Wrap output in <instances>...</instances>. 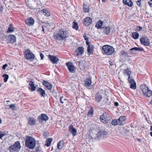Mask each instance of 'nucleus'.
<instances>
[{
	"instance_id": "1",
	"label": "nucleus",
	"mask_w": 152,
	"mask_h": 152,
	"mask_svg": "<svg viewBox=\"0 0 152 152\" xmlns=\"http://www.w3.org/2000/svg\"><path fill=\"white\" fill-rule=\"evenodd\" d=\"M68 37L67 31L63 29L59 30L58 33L54 35V38L55 39L60 41L64 40Z\"/></svg>"
},
{
	"instance_id": "2",
	"label": "nucleus",
	"mask_w": 152,
	"mask_h": 152,
	"mask_svg": "<svg viewBox=\"0 0 152 152\" xmlns=\"http://www.w3.org/2000/svg\"><path fill=\"white\" fill-rule=\"evenodd\" d=\"M36 141L34 139L30 136H27L25 145L30 149H33L35 146Z\"/></svg>"
},
{
	"instance_id": "3",
	"label": "nucleus",
	"mask_w": 152,
	"mask_h": 152,
	"mask_svg": "<svg viewBox=\"0 0 152 152\" xmlns=\"http://www.w3.org/2000/svg\"><path fill=\"white\" fill-rule=\"evenodd\" d=\"M102 50L103 53L107 55H111L115 52V49L113 47L108 45L103 46Z\"/></svg>"
},
{
	"instance_id": "4",
	"label": "nucleus",
	"mask_w": 152,
	"mask_h": 152,
	"mask_svg": "<svg viewBox=\"0 0 152 152\" xmlns=\"http://www.w3.org/2000/svg\"><path fill=\"white\" fill-rule=\"evenodd\" d=\"M20 147V142L17 141L13 145L10 146L8 149L10 152H18Z\"/></svg>"
},
{
	"instance_id": "5",
	"label": "nucleus",
	"mask_w": 152,
	"mask_h": 152,
	"mask_svg": "<svg viewBox=\"0 0 152 152\" xmlns=\"http://www.w3.org/2000/svg\"><path fill=\"white\" fill-rule=\"evenodd\" d=\"M141 88L144 96L148 97L152 95V91L149 90L148 87L146 85H144L141 86Z\"/></svg>"
},
{
	"instance_id": "6",
	"label": "nucleus",
	"mask_w": 152,
	"mask_h": 152,
	"mask_svg": "<svg viewBox=\"0 0 152 152\" xmlns=\"http://www.w3.org/2000/svg\"><path fill=\"white\" fill-rule=\"evenodd\" d=\"M111 118L107 116V114L106 113H103L100 117V119L101 122L104 124H107L109 121L110 120Z\"/></svg>"
},
{
	"instance_id": "7",
	"label": "nucleus",
	"mask_w": 152,
	"mask_h": 152,
	"mask_svg": "<svg viewBox=\"0 0 152 152\" xmlns=\"http://www.w3.org/2000/svg\"><path fill=\"white\" fill-rule=\"evenodd\" d=\"M140 41L142 44L145 46H148L150 45L149 39L147 37H143L141 38Z\"/></svg>"
},
{
	"instance_id": "8",
	"label": "nucleus",
	"mask_w": 152,
	"mask_h": 152,
	"mask_svg": "<svg viewBox=\"0 0 152 152\" xmlns=\"http://www.w3.org/2000/svg\"><path fill=\"white\" fill-rule=\"evenodd\" d=\"M48 119V116L45 114H42L38 118V121L40 123L42 122L43 121H46Z\"/></svg>"
},
{
	"instance_id": "9",
	"label": "nucleus",
	"mask_w": 152,
	"mask_h": 152,
	"mask_svg": "<svg viewBox=\"0 0 152 152\" xmlns=\"http://www.w3.org/2000/svg\"><path fill=\"white\" fill-rule=\"evenodd\" d=\"M24 57L26 59L30 60L33 59L35 56L32 53L30 52L29 50H28L25 53Z\"/></svg>"
},
{
	"instance_id": "10",
	"label": "nucleus",
	"mask_w": 152,
	"mask_h": 152,
	"mask_svg": "<svg viewBox=\"0 0 152 152\" xmlns=\"http://www.w3.org/2000/svg\"><path fill=\"white\" fill-rule=\"evenodd\" d=\"M48 58L51 62L53 64H57L59 61L58 58L54 56L49 55Z\"/></svg>"
},
{
	"instance_id": "11",
	"label": "nucleus",
	"mask_w": 152,
	"mask_h": 152,
	"mask_svg": "<svg viewBox=\"0 0 152 152\" xmlns=\"http://www.w3.org/2000/svg\"><path fill=\"white\" fill-rule=\"evenodd\" d=\"M42 84L49 91L51 90L53 86L50 83L45 80H44L42 83Z\"/></svg>"
},
{
	"instance_id": "12",
	"label": "nucleus",
	"mask_w": 152,
	"mask_h": 152,
	"mask_svg": "<svg viewBox=\"0 0 152 152\" xmlns=\"http://www.w3.org/2000/svg\"><path fill=\"white\" fill-rule=\"evenodd\" d=\"M66 65L67 66L69 72L72 73L74 72L75 68L72 63L68 62L66 64Z\"/></svg>"
},
{
	"instance_id": "13",
	"label": "nucleus",
	"mask_w": 152,
	"mask_h": 152,
	"mask_svg": "<svg viewBox=\"0 0 152 152\" xmlns=\"http://www.w3.org/2000/svg\"><path fill=\"white\" fill-rule=\"evenodd\" d=\"M92 21V19L89 17H86L83 20V24L86 26H89Z\"/></svg>"
},
{
	"instance_id": "14",
	"label": "nucleus",
	"mask_w": 152,
	"mask_h": 152,
	"mask_svg": "<svg viewBox=\"0 0 152 152\" xmlns=\"http://www.w3.org/2000/svg\"><path fill=\"white\" fill-rule=\"evenodd\" d=\"M69 131L72 134L73 136H75L77 134V130L74 128L72 125H70L69 126Z\"/></svg>"
},
{
	"instance_id": "15",
	"label": "nucleus",
	"mask_w": 152,
	"mask_h": 152,
	"mask_svg": "<svg viewBox=\"0 0 152 152\" xmlns=\"http://www.w3.org/2000/svg\"><path fill=\"white\" fill-rule=\"evenodd\" d=\"M34 20L32 18H28L25 21L26 24L29 26H33L34 25Z\"/></svg>"
},
{
	"instance_id": "16",
	"label": "nucleus",
	"mask_w": 152,
	"mask_h": 152,
	"mask_svg": "<svg viewBox=\"0 0 152 152\" xmlns=\"http://www.w3.org/2000/svg\"><path fill=\"white\" fill-rule=\"evenodd\" d=\"M37 91L39 94L40 95L41 97H44L46 94L45 90L41 88H37Z\"/></svg>"
},
{
	"instance_id": "17",
	"label": "nucleus",
	"mask_w": 152,
	"mask_h": 152,
	"mask_svg": "<svg viewBox=\"0 0 152 152\" xmlns=\"http://www.w3.org/2000/svg\"><path fill=\"white\" fill-rule=\"evenodd\" d=\"M28 124L31 126H33L36 124V120L33 118L29 117L28 118Z\"/></svg>"
},
{
	"instance_id": "18",
	"label": "nucleus",
	"mask_w": 152,
	"mask_h": 152,
	"mask_svg": "<svg viewBox=\"0 0 152 152\" xmlns=\"http://www.w3.org/2000/svg\"><path fill=\"white\" fill-rule=\"evenodd\" d=\"M85 83L84 85L85 86H88L91 85V77H88L84 81Z\"/></svg>"
},
{
	"instance_id": "19",
	"label": "nucleus",
	"mask_w": 152,
	"mask_h": 152,
	"mask_svg": "<svg viewBox=\"0 0 152 152\" xmlns=\"http://www.w3.org/2000/svg\"><path fill=\"white\" fill-rule=\"evenodd\" d=\"M84 49L82 47H79L76 50V53L77 55L79 56V55H82L84 52Z\"/></svg>"
},
{
	"instance_id": "20",
	"label": "nucleus",
	"mask_w": 152,
	"mask_h": 152,
	"mask_svg": "<svg viewBox=\"0 0 152 152\" xmlns=\"http://www.w3.org/2000/svg\"><path fill=\"white\" fill-rule=\"evenodd\" d=\"M34 82L32 81H30L29 83V85L30 86L31 88H29L30 90L32 91H35L36 88V87L34 86Z\"/></svg>"
},
{
	"instance_id": "21",
	"label": "nucleus",
	"mask_w": 152,
	"mask_h": 152,
	"mask_svg": "<svg viewBox=\"0 0 152 152\" xmlns=\"http://www.w3.org/2000/svg\"><path fill=\"white\" fill-rule=\"evenodd\" d=\"M123 2L124 4L129 7H131L133 5V3L131 0H123Z\"/></svg>"
},
{
	"instance_id": "22",
	"label": "nucleus",
	"mask_w": 152,
	"mask_h": 152,
	"mask_svg": "<svg viewBox=\"0 0 152 152\" xmlns=\"http://www.w3.org/2000/svg\"><path fill=\"white\" fill-rule=\"evenodd\" d=\"M8 39L11 43H13L16 42V38L14 35H10L8 37Z\"/></svg>"
},
{
	"instance_id": "23",
	"label": "nucleus",
	"mask_w": 152,
	"mask_h": 152,
	"mask_svg": "<svg viewBox=\"0 0 152 152\" xmlns=\"http://www.w3.org/2000/svg\"><path fill=\"white\" fill-rule=\"evenodd\" d=\"M94 46L92 45H89V46H88L87 48V50L88 51V54L89 55L91 54L93 52L94 50Z\"/></svg>"
},
{
	"instance_id": "24",
	"label": "nucleus",
	"mask_w": 152,
	"mask_h": 152,
	"mask_svg": "<svg viewBox=\"0 0 152 152\" xmlns=\"http://www.w3.org/2000/svg\"><path fill=\"white\" fill-rule=\"evenodd\" d=\"M103 28V33L106 35L109 34L111 28L110 27H106L104 28L102 27Z\"/></svg>"
},
{
	"instance_id": "25",
	"label": "nucleus",
	"mask_w": 152,
	"mask_h": 152,
	"mask_svg": "<svg viewBox=\"0 0 152 152\" xmlns=\"http://www.w3.org/2000/svg\"><path fill=\"white\" fill-rule=\"evenodd\" d=\"M41 12L45 16L48 17L50 16V13L49 11L46 9H44L41 10Z\"/></svg>"
},
{
	"instance_id": "26",
	"label": "nucleus",
	"mask_w": 152,
	"mask_h": 152,
	"mask_svg": "<svg viewBox=\"0 0 152 152\" xmlns=\"http://www.w3.org/2000/svg\"><path fill=\"white\" fill-rule=\"evenodd\" d=\"M111 124L113 126L121 125V123L119 122L118 119H115L112 121Z\"/></svg>"
},
{
	"instance_id": "27",
	"label": "nucleus",
	"mask_w": 152,
	"mask_h": 152,
	"mask_svg": "<svg viewBox=\"0 0 152 152\" xmlns=\"http://www.w3.org/2000/svg\"><path fill=\"white\" fill-rule=\"evenodd\" d=\"M102 98V96L99 94H97L95 95V100L97 102H99Z\"/></svg>"
},
{
	"instance_id": "28",
	"label": "nucleus",
	"mask_w": 152,
	"mask_h": 152,
	"mask_svg": "<svg viewBox=\"0 0 152 152\" xmlns=\"http://www.w3.org/2000/svg\"><path fill=\"white\" fill-rule=\"evenodd\" d=\"M131 73V72L130 70H129L128 68L126 69H125L123 72V74L124 75H126L129 77H130V75Z\"/></svg>"
},
{
	"instance_id": "29",
	"label": "nucleus",
	"mask_w": 152,
	"mask_h": 152,
	"mask_svg": "<svg viewBox=\"0 0 152 152\" xmlns=\"http://www.w3.org/2000/svg\"><path fill=\"white\" fill-rule=\"evenodd\" d=\"M103 24L102 22L100 20H99L98 22L95 25V27L97 28L98 29L102 28Z\"/></svg>"
},
{
	"instance_id": "30",
	"label": "nucleus",
	"mask_w": 152,
	"mask_h": 152,
	"mask_svg": "<svg viewBox=\"0 0 152 152\" xmlns=\"http://www.w3.org/2000/svg\"><path fill=\"white\" fill-rule=\"evenodd\" d=\"M135 50V51H144V49L142 48L134 47L130 49V51Z\"/></svg>"
},
{
	"instance_id": "31",
	"label": "nucleus",
	"mask_w": 152,
	"mask_h": 152,
	"mask_svg": "<svg viewBox=\"0 0 152 152\" xmlns=\"http://www.w3.org/2000/svg\"><path fill=\"white\" fill-rule=\"evenodd\" d=\"M52 140L53 139L52 138H48L46 141V143L45 144V145L48 147L49 146Z\"/></svg>"
},
{
	"instance_id": "32",
	"label": "nucleus",
	"mask_w": 152,
	"mask_h": 152,
	"mask_svg": "<svg viewBox=\"0 0 152 152\" xmlns=\"http://www.w3.org/2000/svg\"><path fill=\"white\" fill-rule=\"evenodd\" d=\"M126 117L124 116H120L118 119V120L119 122L121 123V125L122 124L123 122L125 121Z\"/></svg>"
},
{
	"instance_id": "33",
	"label": "nucleus",
	"mask_w": 152,
	"mask_h": 152,
	"mask_svg": "<svg viewBox=\"0 0 152 152\" xmlns=\"http://www.w3.org/2000/svg\"><path fill=\"white\" fill-rule=\"evenodd\" d=\"M83 11L86 12H89V8L87 4H83Z\"/></svg>"
},
{
	"instance_id": "34",
	"label": "nucleus",
	"mask_w": 152,
	"mask_h": 152,
	"mask_svg": "<svg viewBox=\"0 0 152 152\" xmlns=\"http://www.w3.org/2000/svg\"><path fill=\"white\" fill-rule=\"evenodd\" d=\"M64 144V141L63 140L60 141L57 143V148L59 149H61L62 148V145Z\"/></svg>"
},
{
	"instance_id": "35",
	"label": "nucleus",
	"mask_w": 152,
	"mask_h": 152,
	"mask_svg": "<svg viewBox=\"0 0 152 152\" xmlns=\"http://www.w3.org/2000/svg\"><path fill=\"white\" fill-rule=\"evenodd\" d=\"M14 28L12 27V24H10L8 30L7 31V32L8 33H11L12 32L14 31Z\"/></svg>"
},
{
	"instance_id": "36",
	"label": "nucleus",
	"mask_w": 152,
	"mask_h": 152,
	"mask_svg": "<svg viewBox=\"0 0 152 152\" xmlns=\"http://www.w3.org/2000/svg\"><path fill=\"white\" fill-rule=\"evenodd\" d=\"M72 26L73 28L75 29L76 30H78L79 29V27L78 26V24L75 21L73 22Z\"/></svg>"
},
{
	"instance_id": "37",
	"label": "nucleus",
	"mask_w": 152,
	"mask_h": 152,
	"mask_svg": "<svg viewBox=\"0 0 152 152\" xmlns=\"http://www.w3.org/2000/svg\"><path fill=\"white\" fill-rule=\"evenodd\" d=\"M144 1V0H137V1H136L137 5L139 7H141Z\"/></svg>"
},
{
	"instance_id": "38",
	"label": "nucleus",
	"mask_w": 152,
	"mask_h": 152,
	"mask_svg": "<svg viewBox=\"0 0 152 152\" xmlns=\"http://www.w3.org/2000/svg\"><path fill=\"white\" fill-rule=\"evenodd\" d=\"M132 35L133 38L135 39H137L139 38V34L137 32L132 33Z\"/></svg>"
},
{
	"instance_id": "39",
	"label": "nucleus",
	"mask_w": 152,
	"mask_h": 152,
	"mask_svg": "<svg viewBox=\"0 0 152 152\" xmlns=\"http://www.w3.org/2000/svg\"><path fill=\"white\" fill-rule=\"evenodd\" d=\"M2 77L4 78V81L5 82H6L7 81L8 78V75L6 74H4L2 75Z\"/></svg>"
},
{
	"instance_id": "40",
	"label": "nucleus",
	"mask_w": 152,
	"mask_h": 152,
	"mask_svg": "<svg viewBox=\"0 0 152 152\" xmlns=\"http://www.w3.org/2000/svg\"><path fill=\"white\" fill-rule=\"evenodd\" d=\"M129 83L130 84L135 82L134 80L132 78V77H129L128 78Z\"/></svg>"
},
{
	"instance_id": "41",
	"label": "nucleus",
	"mask_w": 152,
	"mask_h": 152,
	"mask_svg": "<svg viewBox=\"0 0 152 152\" xmlns=\"http://www.w3.org/2000/svg\"><path fill=\"white\" fill-rule=\"evenodd\" d=\"M130 87L131 88L135 89L136 88V83L135 82L130 84Z\"/></svg>"
},
{
	"instance_id": "42",
	"label": "nucleus",
	"mask_w": 152,
	"mask_h": 152,
	"mask_svg": "<svg viewBox=\"0 0 152 152\" xmlns=\"http://www.w3.org/2000/svg\"><path fill=\"white\" fill-rule=\"evenodd\" d=\"M102 136V134L101 133V131H99L98 132L97 134V139L99 140L100 139L101 137Z\"/></svg>"
},
{
	"instance_id": "43",
	"label": "nucleus",
	"mask_w": 152,
	"mask_h": 152,
	"mask_svg": "<svg viewBox=\"0 0 152 152\" xmlns=\"http://www.w3.org/2000/svg\"><path fill=\"white\" fill-rule=\"evenodd\" d=\"M35 152H43L41 151V149L39 146H38L35 148Z\"/></svg>"
},
{
	"instance_id": "44",
	"label": "nucleus",
	"mask_w": 152,
	"mask_h": 152,
	"mask_svg": "<svg viewBox=\"0 0 152 152\" xmlns=\"http://www.w3.org/2000/svg\"><path fill=\"white\" fill-rule=\"evenodd\" d=\"M10 107L12 110H14L15 109V104H11L10 105Z\"/></svg>"
},
{
	"instance_id": "45",
	"label": "nucleus",
	"mask_w": 152,
	"mask_h": 152,
	"mask_svg": "<svg viewBox=\"0 0 152 152\" xmlns=\"http://www.w3.org/2000/svg\"><path fill=\"white\" fill-rule=\"evenodd\" d=\"M48 132L47 131L44 132L43 134V136L45 138H47L48 137Z\"/></svg>"
},
{
	"instance_id": "46",
	"label": "nucleus",
	"mask_w": 152,
	"mask_h": 152,
	"mask_svg": "<svg viewBox=\"0 0 152 152\" xmlns=\"http://www.w3.org/2000/svg\"><path fill=\"white\" fill-rule=\"evenodd\" d=\"M101 133L102 134V136L104 137V136L107 135V132L104 130L101 131Z\"/></svg>"
},
{
	"instance_id": "47",
	"label": "nucleus",
	"mask_w": 152,
	"mask_h": 152,
	"mask_svg": "<svg viewBox=\"0 0 152 152\" xmlns=\"http://www.w3.org/2000/svg\"><path fill=\"white\" fill-rule=\"evenodd\" d=\"M94 111L93 110L92 108H91L90 109L88 112V114L89 115H90V114H93Z\"/></svg>"
},
{
	"instance_id": "48",
	"label": "nucleus",
	"mask_w": 152,
	"mask_h": 152,
	"mask_svg": "<svg viewBox=\"0 0 152 152\" xmlns=\"http://www.w3.org/2000/svg\"><path fill=\"white\" fill-rule=\"evenodd\" d=\"M6 134L3 133L1 131L0 132V138L2 139V137L4 136Z\"/></svg>"
},
{
	"instance_id": "49",
	"label": "nucleus",
	"mask_w": 152,
	"mask_h": 152,
	"mask_svg": "<svg viewBox=\"0 0 152 152\" xmlns=\"http://www.w3.org/2000/svg\"><path fill=\"white\" fill-rule=\"evenodd\" d=\"M83 37L84 38L86 41H88V38L87 37L86 35V34H84Z\"/></svg>"
},
{
	"instance_id": "50",
	"label": "nucleus",
	"mask_w": 152,
	"mask_h": 152,
	"mask_svg": "<svg viewBox=\"0 0 152 152\" xmlns=\"http://www.w3.org/2000/svg\"><path fill=\"white\" fill-rule=\"evenodd\" d=\"M40 56L42 60H43L44 58V55L42 53H40Z\"/></svg>"
},
{
	"instance_id": "51",
	"label": "nucleus",
	"mask_w": 152,
	"mask_h": 152,
	"mask_svg": "<svg viewBox=\"0 0 152 152\" xmlns=\"http://www.w3.org/2000/svg\"><path fill=\"white\" fill-rule=\"evenodd\" d=\"M8 66V65L7 64H4L2 66V69H5V68H6V67L7 66Z\"/></svg>"
},
{
	"instance_id": "52",
	"label": "nucleus",
	"mask_w": 152,
	"mask_h": 152,
	"mask_svg": "<svg viewBox=\"0 0 152 152\" xmlns=\"http://www.w3.org/2000/svg\"><path fill=\"white\" fill-rule=\"evenodd\" d=\"M51 94L53 95V96L54 97H55V98H56V97H57V94H56V92H55L54 93H52Z\"/></svg>"
},
{
	"instance_id": "53",
	"label": "nucleus",
	"mask_w": 152,
	"mask_h": 152,
	"mask_svg": "<svg viewBox=\"0 0 152 152\" xmlns=\"http://www.w3.org/2000/svg\"><path fill=\"white\" fill-rule=\"evenodd\" d=\"M114 105L115 107H117L118 105V102H115L114 103Z\"/></svg>"
},
{
	"instance_id": "54",
	"label": "nucleus",
	"mask_w": 152,
	"mask_h": 152,
	"mask_svg": "<svg viewBox=\"0 0 152 152\" xmlns=\"http://www.w3.org/2000/svg\"><path fill=\"white\" fill-rule=\"evenodd\" d=\"M63 98V96H61L60 97V102L62 104L64 103V102L62 101V99Z\"/></svg>"
},
{
	"instance_id": "55",
	"label": "nucleus",
	"mask_w": 152,
	"mask_h": 152,
	"mask_svg": "<svg viewBox=\"0 0 152 152\" xmlns=\"http://www.w3.org/2000/svg\"><path fill=\"white\" fill-rule=\"evenodd\" d=\"M137 27L139 28V29L138 30L139 31H140L142 30V27L138 26Z\"/></svg>"
},
{
	"instance_id": "56",
	"label": "nucleus",
	"mask_w": 152,
	"mask_h": 152,
	"mask_svg": "<svg viewBox=\"0 0 152 152\" xmlns=\"http://www.w3.org/2000/svg\"><path fill=\"white\" fill-rule=\"evenodd\" d=\"M109 62L110 65H111V66H112L113 65V63L111 61H109Z\"/></svg>"
},
{
	"instance_id": "57",
	"label": "nucleus",
	"mask_w": 152,
	"mask_h": 152,
	"mask_svg": "<svg viewBox=\"0 0 152 152\" xmlns=\"http://www.w3.org/2000/svg\"><path fill=\"white\" fill-rule=\"evenodd\" d=\"M88 41H86V44L89 46V45H91L90 44L89 42Z\"/></svg>"
},
{
	"instance_id": "58",
	"label": "nucleus",
	"mask_w": 152,
	"mask_h": 152,
	"mask_svg": "<svg viewBox=\"0 0 152 152\" xmlns=\"http://www.w3.org/2000/svg\"><path fill=\"white\" fill-rule=\"evenodd\" d=\"M42 31L44 32V33H45V29H44V26H42Z\"/></svg>"
},
{
	"instance_id": "59",
	"label": "nucleus",
	"mask_w": 152,
	"mask_h": 152,
	"mask_svg": "<svg viewBox=\"0 0 152 152\" xmlns=\"http://www.w3.org/2000/svg\"><path fill=\"white\" fill-rule=\"evenodd\" d=\"M55 92H56V91H55V90H54V89H53V90L52 91H50V93L52 94V93H54Z\"/></svg>"
},
{
	"instance_id": "60",
	"label": "nucleus",
	"mask_w": 152,
	"mask_h": 152,
	"mask_svg": "<svg viewBox=\"0 0 152 152\" xmlns=\"http://www.w3.org/2000/svg\"><path fill=\"white\" fill-rule=\"evenodd\" d=\"M149 4L150 6L152 7V3H149Z\"/></svg>"
},
{
	"instance_id": "61",
	"label": "nucleus",
	"mask_w": 152,
	"mask_h": 152,
	"mask_svg": "<svg viewBox=\"0 0 152 152\" xmlns=\"http://www.w3.org/2000/svg\"><path fill=\"white\" fill-rule=\"evenodd\" d=\"M137 140L139 142H140L141 141V140L140 139H137Z\"/></svg>"
},
{
	"instance_id": "62",
	"label": "nucleus",
	"mask_w": 152,
	"mask_h": 152,
	"mask_svg": "<svg viewBox=\"0 0 152 152\" xmlns=\"http://www.w3.org/2000/svg\"><path fill=\"white\" fill-rule=\"evenodd\" d=\"M3 10V8L2 7H1V8H0V11H2Z\"/></svg>"
},
{
	"instance_id": "63",
	"label": "nucleus",
	"mask_w": 152,
	"mask_h": 152,
	"mask_svg": "<svg viewBox=\"0 0 152 152\" xmlns=\"http://www.w3.org/2000/svg\"><path fill=\"white\" fill-rule=\"evenodd\" d=\"M150 130L152 131V126H151V128H150Z\"/></svg>"
},
{
	"instance_id": "64",
	"label": "nucleus",
	"mask_w": 152,
	"mask_h": 152,
	"mask_svg": "<svg viewBox=\"0 0 152 152\" xmlns=\"http://www.w3.org/2000/svg\"><path fill=\"white\" fill-rule=\"evenodd\" d=\"M2 121L1 120L0 118V124L1 123Z\"/></svg>"
}]
</instances>
